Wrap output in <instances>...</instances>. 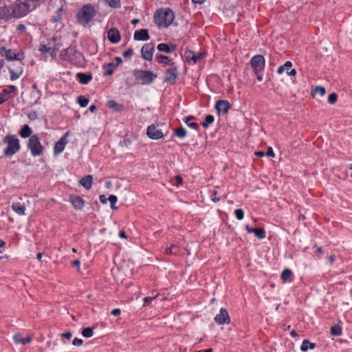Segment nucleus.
<instances>
[{
  "label": "nucleus",
  "mask_w": 352,
  "mask_h": 352,
  "mask_svg": "<svg viewBox=\"0 0 352 352\" xmlns=\"http://www.w3.org/2000/svg\"><path fill=\"white\" fill-rule=\"evenodd\" d=\"M46 0H16L12 6L14 19H21L27 16Z\"/></svg>",
  "instance_id": "1"
},
{
  "label": "nucleus",
  "mask_w": 352,
  "mask_h": 352,
  "mask_svg": "<svg viewBox=\"0 0 352 352\" xmlns=\"http://www.w3.org/2000/svg\"><path fill=\"white\" fill-rule=\"evenodd\" d=\"M97 10L91 4L87 3L82 6L76 14V19L82 25H87L96 15Z\"/></svg>",
  "instance_id": "2"
},
{
  "label": "nucleus",
  "mask_w": 352,
  "mask_h": 352,
  "mask_svg": "<svg viewBox=\"0 0 352 352\" xmlns=\"http://www.w3.org/2000/svg\"><path fill=\"white\" fill-rule=\"evenodd\" d=\"M175 16L170 9L159 10L154 16V20L158 28H168L173 23Z\"/></svg>",
  "instance_id": "3"
},
{
  "label": "nucleus",
  "mask_w": 352,
  "mask_h": 352,
  "mask_svg": "<svg viewBox=\"0 0 352 352\" xmlns=\"http://www.w3.org/2000/svg\"><path fill=\"white\" fill-rule=\"evenodd\" d=\"M3 142L8 144L7 147L3 151V154L6 157H12L21 148L19 140L14 135H6L3 139Z\"/></svg>",
  "instance_id": "4"
},
{
  "label": "nucleus",
  "mask_w": 352,
  "mask_h": 352,
  "mask_svg": "<svg viewBox=\"0 0 352 352\" xmlns=\"http://www.w3.org/2000/svg\"><path fill=\"white\" fill-rule=\"evenodd\" d=\"M133 76L135 80L140 81L142 85H150L157 78V75L148 70L135 69Z\"/></svg>",
  "instance_id": "5"
},
{
  "label": "nucleus",
  "mask_w": 352,
  "mask_h": 352,
  "mask_svg": "<svg viewBox=\"0 0 352 352\" xmlns=\"http://www.w3.org/2000/svg\"><path fill=\"white\" fill-rule=\"evenodd\" d=\"M28 148L30 151L31 155L34 157L43 154L44 147L40 142V139L36 134H34L28 140Z\"/></svg>",
  "instance_id": "6"
},
{
  "label": "nucleus",
  "mask_w": 352,
  "mask_h": 352,
  "mask_svg": "<svg viewBox=\"0 0 352 352\" xmlns=\"http://www.w3.org/2000/svg\"><path fill=\"white\" fill-rule=\"evenodd\" d=\"M0 55L5 57L8 60H22L24 58L23 53H15L11 50L6 49L5 47H0Z\"/></svg>",
  "instance_id": "7"
},
{
  "label": "nucleus",
  "mask_w": 352,
  "mask_h": 352,
  "mask_svg": "<svg viewBox=\"0 0 352 352\" xmlns=\"http://www.w3.org/2000/svg\"><path fill=\"white\" fill-rule=\"evenodd\" d=\"M265 63V58L261 55H255L251 58V67L256 74L263 70Z\"/></svg>",
  "instance_id": "8"
},
{
  "label": "nucleus",
  "mask_w": 352,
  "mask_h": 352,
  "mask_svg": "<svg viewBox=\"0 0 352 352\" xmlns=\"http://www.w3.org/2000/svg\"><path fill=\"white\" fill-rule=\"evenodd\" d=\"M178 77L177 67L174 65L170 67L165 72L164 81L174 84Z\"/></svg>",
  "instance_id": "9"
},
{
  "label": "nucleus",
  "mask_w": 352,
  "mask_h": 352,
  "mask_svg": "<svg viewBox=\"0 0 352 352\" xmlns=\"http://www.w3.org/2000/svg\"><path fill=\"white\" fill-rule=\"evenodd\" d=\"M61 46L60 38L58 36H54L53 38L48 40L47 47L51 51V55L56 56V53Z\"/></svg>",
  "instance_id": "10"
},
{
  "label": "nucleus",
  "mask_w": 352,
  "mask_h": 352,
  "mask_svg": "<svg viewBox=\"0 0 352 352\" xmlns=\"http://www.w3.org/2000/svg\"><path fill=\"white\" fill-rule=\"evenodd\" d=\"M154 45L151 43L144 44L141 49V56L146 60H151L154 52Z\"/></svg>",
  "instance_id": "11"
},
{
  "label": "nucleus",
  "mask_w": 352,
  "mask_h": 352,
  "mask_svg": "<svg viewBox=\"0 0 352 352\" xmlns=\"http://www.w3.org/2000/svg\"><path fill=\"white\" fill-rule=\"evenodd\" d=\"M69 135V132H66L65 135L55 144L54 148V155H58L64 151L65 145L67 144V138Z\"/></svg>",
  "instance_id": "12"
},
{
  "label": "nucleus",
  "mask_w": 352,
  "mask_h": 352,
  "mask_svg": "<svg viewBox=\"0 0 352 352\" xmlns=\"http://www.w3.org/2000/svg\"><path fill=\"white\" fill-rule=\"evenodd\" d=\"M214 321L218 324H229L230 318L228 311L224 308H221L219 314L214 317Z\"/></svg>",
  "instance_id": "13"
},
{
  "label": "nucleus",
  "mask_w": 352,
  "mask_h": 352,
  "mask_svg": "<svg viewBox=\"0 0 352 352\" xmlns=\"http://www.w3.org/2000/svg\"><path fill=\"white\" fill-rule=\"evenodd\" d=\"M147 135L153 140H159L163 138L164 134L161 129L155 125H151L147 128Z\"/></svg>",
  "instance_id": "14"
},
{
  "label": "nucleus",
  "mask_w": 352,
  "mask_h": 352,
  "mask_svg": "<svg viewBox=\"0 0 352 352\" xmlns=\"http://www.w3.org/2000/svg\"><path fill=\"white\" fill-rule=\"evenodd\" d=\"M14 18L12 6H7L0 7V21H9Z\"/></svg>",
  "instance_id": "15"
},
{
  "label": "nucleus",
  "mask_w": 352,
  "mask_h": 352,
  "mask_svg": "<svg viewBox=\"0 0 352 352\" xmlns=\"http://www.w3.org/2000/svg\"><path fill=\"white\" fill-rule=\"evenodd\" d=\"M231 107L230 102L228 100H221L217 102L215 108L218 113L225 115L228 113V109Z\"/></svg>",
  "instance_id": "16"
},
{
  "label": "nucleus",
  "mask_w": 352,
  "mask_h": 352,
  "mask_svg": "<svg viewBox=\"0 0 352 352\" xmlns=\"http://www.w3.org/2000/svg\"><path fill=\"white\" fill-rule=\"evenodd\" d=\"M107 38L111 43H118L121 40L119 30L116 28H111L107 32Z\"/></svg>",
  "instance_id": "17"
},
{
  "label": "nucleus",
  "mask_w": 352,
  "mask_h": 352,
  "mask_svg": "<svg viewBox=\"0 0 352 352\" xmlns=\"http://www.w3.org/2000/svg\"><path fill=\"white\" fill-rule=\"evenodd\" d=\"M245 230L249 233H254L255 236L259 239H263L265 237V230L263 228H253L249 225L245 226Z\"/></svg>",
  "instance_id": "18"
},
{
  "label": "nucleus",
  "mask_w": 352,
  "mask_h": 352,
  "mask_svg": "<svg viewBox=\"0 0 352 352\" xmlns=\"http://www.w3.org/2000/svg\"><path fill=\"white\" fill-rule=\"evenodd\" d=\"M70 202L76 210H81L85 206V201L80 196H70Z\"/></svg>",
  "instance_id": "19"
},
{
  "label": "nucleus",
  "mask_w": 352,
  "mask_h": 352,
  "mask_svg": "<svg viewBox=\"0 0 352 352\" xmlns=\"http://www.w3.org/2000/svg\"><path fill=\"white\" fill-rule=\"evenodd\" d=\"M133 37L135 41H148L150 38L148 32L146 29L136 30Z\"/></svg>",
  "instance_id": "20"
},
{
  "label": "nucleus",
  "mask_w": 352,
  "mask_h": 352,
  "mask_svg": "<svg viewBox=\"0 0 352 352\" xmlns=\"http://www.w3.org/2000/svg\"><path fill=\"white\" fill-rule=\"evenodd\" d=\"M19 65L16 69H14L13 67L9 68V72L11 74L10 80L12 81L19 78L23 74L22 63H19Z\"/></svg>",
  "instance_id": "21"
},
{
  "label": "nucleus",
  "mask_w": 352,
  "mask_h": 352,
  "mask_svg": "<svg viewBox=\"0 0 352 352\" xmlns=\"http://www.w3.org/2000/svg\"><path fill=\"white\" fill-rule=\"evenodd\" d=\"M155 60L160 64H163L165 65H168L170 67L175 65V62L170 59L169 57L162 55V54H157L155 56Z\"/></svg>",
  "instance_id": "22"
},
{
  "label": "nucleus",
  "mask_w": 352,
  "mask_h": 352,
  "mask_svg": "<svg viewBox=\"0 0 352 352\" xmlns=\"http://www.w3.org/2000/svg\"><path fill=\"white\" fill-rule=\"evenodd\" d=\"M12 209L19 215H25L26 207L24 203L14 202L12 204Z\"/></svg>",
  "instance_id": "23"
},
{
  "label": "nucleus",
  "mask_w": 352,
  "mask_h": 352,
  "mask_svg": "<svg viewBox=\"0 0 352 352\" xmlns=\"http://www.w3.org/2000/svg\"><path fill=\"white\" fill-rule=\"evenodd\" d=\"M16 90V87L14 85H9L4 88L0 94L6 98V101L8 100L10 98V95Z\"/></svg>",
  "instance_id": "24"
},
{
  "label": "nucleus",
  "mask_w": 352,
  "mask_h": 352,
  "mask_svg": "<svg viewBox=\"0 0 352 352\" xmlns=\"http://www.w3.org/2000/svg\"><path fill=\"white\" fill-rule=\"evenodd\" d=\"M14 342L17 344H26L32 341V338L30 336L22 338L20 333H16L13 336Z\"/></svg>",
  "instance_id": "25"
},
{
  "label": "nucleus",
  "mask_w": 352,
  "mask_h": 352,
  "mask_svg": "<svg viewBox=\"0 0 352 352\" xmlns=\"http://www.w3.org/2000/svg\"><path fill=\"white\" fill-rule=\"evenodd\" d=\"M80 184L87 190L91 188L92 176L89 175L80 180Z\"/></svg>",
  "instance_id": "26"
},
{
  "label": "nucleus",
  "mask_w": 352,
  "mask_h": 352,
  "mask_svg": "<svg viewBox=\"0 0 352 352\" xmlns=\"http://www.w3.org/2000/svg\"><path fill=\"white\" fill-rule=\"evenodd\" d=\"M157 48L160 52H163L166 53H172L174 52L175 50V46L172 45L171 47H170L166 43H160L157 45Z\"/></svg>",
  "instance_id": "27"
},
{
  "label": "nucleus",
  "mask_w": 352,
  "mask_h": 352,
  "mask_svg": "<svg viewBox=\"0 0 352 352\" xmlns=\"http://www.w3.org/2000/svg\"><path fill=\"white\" fill-rule=\"evenodd\" d=\"M281 278L285 282H292L293 280V273L289 269H285L281 274Z\"/></svg>",
  "instance_id": "28"
},
{
  "label": "nucleus",
  "mask_w": 352,
  "mask_h": 352,
  "mask_svg": "<svg viewBox=\"0 0 352 352\" xmlns=\"http://www.w3.org/2000/svg\"><path fill=\"white\" fill-rule=\"evenodd\" d=\"M77 76L79 82L83 85L87 84L92 78L91 74H86L84 73H78Z\"/></svg>",
  "instance_id": "29"
},
{
  "label": "nucleus",
  "mask_w": 352,
  "mask_h": 352,
  "mask_svg": "<svg viewBox=\"0 0 352 352\" xmlns=\"http://www.w3.org/2000/svg\"><path fill=\"white\" fill-rule=\"evenodd\" d=\"M32 133V131L31 128L28 124H25L23 126L21 130L20 131L19 134L22 138H26L28 137L30 138V136L32 135H31Z\"/></svg>",
  "instance_id": "30"
},
{
  "label": "nucleus",
  "mask_w": 352,
  "mask_h": 352,
  "mask_svg": "<svg viewBox=\"0 0 352 352\" xmlns=\"http://www.w3.org/2000/svg\"><path fill=\"white\" fill-rule=\"evenodd\" d=\"M316 344L313 342H310L308 340H304L300 346L302 351H307L309 349H314Z\"/></svg>",
  "instance_id": "31"
},
{
  "label": "nucleus",
  "mask_w": 352,
  "mask_h": 352,
  "mask_svg": "<svg viewBox=\"0 0 352 352\" xmlns=\"http://www.w3.org/2000/svg\"><path fill=\"white\" fill-rule=\"evenodd\" d=\"M108 106L116 111H121L124 108L122 104L116 102L113 100H111L108 102Z\"/></svg>",
  "instance_id": "32"
},
{
  "label": "nucleus",
  "mask_w": 352,
  "mask_h": 352,
  "mask_svg": "<svg viewBox=\"0 0 352 352\" xmlns=\"http://www.w3.org/2000/svg\"><path fill=\"white\" fill-rule=\"evenodd\" d=\"M195 118L193 116H188L185 117L183 119V121L190 128L194 129L195 130H198L199 125L197 123L190 122L189 120L194 119Z\"/></svg>",
  "instance_id": "33"
},
{
  "label": "nucleus",
  "mask_w": 352,
  "mask_h": 352,
  "mask_svg": "<svg viewBox=\"0 0 352 352\" xmlns=\"http://www.w3.org/2000/svg\"><path fill=\"white\" fill-rule=\"evenodd\" d=\"M76 54V50L72 47H69L65 50V59H68L69 60H73V56H74Z\"/></svg>",
  "instance_id": "34"
},
{
  "label": "nucleus",
  "mask_w": 352,
  "mask_h": 352,
  "mask_svg": "<svg viewBox=\"0 0 352 352\" xmlns=\"http://www.w3.org/2000/svg\"><path fill=\"white\" fill-rule=\"evenodd\" d=\"M109 7L112 8H120L121 7L120 0H103Z\"/></svg>",
  "instance_id": "35"
},
{
  "label": "nucleus",
  "mask_w": 352,
  "mask_h": 352,
  "mask_svg": "<svg viewBox=\"0 0 352 352\" xmlns=\"http://www.w3.org/2000/svg\"><path fill=\"white\" fill-rule=\"evenodd\" d=\"M179 252V248L178 246L175 245H172L169 248H166L165 249V254H177Z\"/></svg>",
  "instance_id": "36"
},
{
  "label": "nucleus",
  "mask_w": 352,
  "mask_h": 352,
  "mask_svg": "<svg viewBox=\"0 0 352 352\" xmlns=\"http://www.w3.org/2000/svg\"><path fill=\"white\" fill-rule=\"evenodd\" d=\"M326 93V89L324 87L321 86H316L312 91V96L319 94L321 96H323Z\"/></svg>",
  "instance_id": "37"
},
{
  "label": "nucleus",
  "mask_w": 352,
  "mask_h": 352,
  "mask_svg": "<svg viewBox=\"0 0 352 352\" xmlns=\"http://www.w3.org/2000/svg\"><path fill=\"white\" fill-rule=\"evenodd\" d=\"M214 118L212 115L206 116L205 120L201 123V125L204 128L206 129L208 127L209 124L214 122Z\"/></svg>",
  "instance_id": "38"
},
{
  "label": "nucleus",
  "mask_w": 352,
  "mask_h": 352,
  "mask_svg": "<svg viewBox=\"0 0 352 352\" xmlns=\"http://www.w3.org/2000/svg\"><path fill=\"white\" fill-rule=\"evenodd\" d=\"M292 67V63L291 61H287L283 65L280 66L278 68L277 73L281 74L284 72L285 70H288Z\"/></svg>",
  "instance_id": "39"
},
{
  "label": "nucleus",
  "mask_w": 352,
  "mask_h": 352,
  "mask_svg": "<svg viewBox=\"0 0 352 352\" xmlns=\"http://www.w3.org/2000/svg\"><path fill=\"white\" fill-rule=\"evenodd\" d=\"M342 332V328L340 325H333L331 327V333L333 336H340Z\"/></svg>",
  "instance_id": "40"
},
{
  "label": "nucleus",
  "mask_w": 352,
  "mask_h": 352,
  "mask_svg": "<svg viewBox=\"0 0 352 352\" xmlns=\"http://www.w3.org/2000/svg\"><path fill=\"white\" fill-rule=\"evenodd\" d=\"M77 101H78V104L80 105V107H87L89 102V99H87V98H85L83 96H79L77 98Z\"/></svg>",
  "instance_id": "41"
},
{
  "label": "nucleus",
  "mask_w": 352,
  "mask_h": 352,
  "mask_svg": "<svg viewBox=\"0 0 352 352\" xmlns=\"http://www.w3.org/2000/svg\"><path fill=\"white\" fill-rule=\"evenodd\" d=\"M175 135L180 138H183L186 135V130L183 127L177 128L175 130Z\"/></svg>",
  "instance_id": "42"
},
{
  "label": "nucleus",
  "mask_w": 352,
  "mask_h": 352,
  "mask_svg": "<svg viewBox=\"0 0 352 352\" xmlns=\"http://www.w3.org/2000/svg\"><path fill=\"white\" fill-rule=\"evenodd\" d=\"M81 333L85 338H91L94 335V331L92 328L87 327L82 329Z\"/></svg>",
  "instance_id": "43"
},
{
  "label": "nucleus",
  "mask_w": 352,
  "mask_h": 352,
  "mask_svg": "<svg viewBox=\"0 0 352 352\" xmlns=\"http://www.w3.org/2000/svg\"><path fill=\"white\" fill-rule=\"evenodd\" d=\"M338 100V96L336 93H332L329 94L328 97V102L330 104H335Z\"/></svg>",
  "instance_id": "44"
},
{
  "label": "nucleus",
  "mask_w": 352,
  "mask_h": 352,
  "mask_svg": "<svg viewBox=\"0 0 352 352\" xmlns=\"http://www.w3.org/2000/svg\"><path fill=\"white\" fill-rule=\"evenodd\" d=\"M234 214L237 219L242 220L244 217V212L242 209H236L234 211Z\"/></svg>",
  "instance_id": "45"
},
{
  "label": "nucleus",
  "mask_w": 352,
  "mask_h": 352,
  "mask_svg": "<svg viewBox=\"0 0 352 352\" xmlns=\"http://www.w3.org/2000/svg\"><path fill=\"white\" fill-rule=\"evenodd\" d=\"M117 197L116 195H111L109 197V201L111 203V207L112 209L116 208L115 204L117 202Z\"/></svg>",
  "instance_id": "46"
},
{
  "label": "nucleus",
  "mask_w": 352,
  "mask_h": 352,
  "mask_svg": "<svg viewBox=\"0 0 352 352\" xmlns=\"http://www.w3.org/2000/svg\"><path fill=\"white\" fill-rule=\"evenodd\" d=\"M104 75L106 76H111L113 73V69L111 67H109L107 65L104 66Z\"/></svg>",
  "instance_id": "47"
},
{
  "label": "nucleus",
  "mask_w": 352,
  "mask_h": 352,
  "mask_svg": "<svg viewBox=\"0 0 352 352\" xmlns=\"http://www.w3.org/2000/svg\"><path fill=\"white\" fill-rule=\"evenodd\" d=\"M133 54V50L132 48H129L123 53V56L126 58H130Z\"/></svg>",
  "instance_id": "48"
},
{
  "label": "nucleus",
  "mask_w": 352,
  "mask_h": 352,
  "mask_svg": "<svg viewBox=\"0 0 352 352\" xmlns=\"http://www.w3.org/2000/svg\"><path fill=\"white\" fill-rule=\"evenodd\" d=\"M39 50L41 52H42L43 53H50L51 54V51L47 47V44H41L39 45Z\"/></svg>",
  "instance_id": "49"
},
{
  "label": "nucleus",
  "mask_w": 352,
  "mask_h": 352,
  "mask_svg": "<svg viewBox=\"0 0 352 352\" xmlns=\"http://www.w3.org/2000/svg\"><path fill=\"white\" fill-rule=\"evenodd\" d=\"M83 343V341L82 339H80V338H75L73 341H72V344L74 345V346H80L82 345Z\"/></svg>",
  "instance_id": "50"
},
{
  "label": "nucleus",
  "mask_w": 352,
  "mask_h": 352,
  "mask_svg": "<svg viewBox=\"0 0 352 352\" xmlns=\"http://www.w3.org/2000/svg\"><path fill=\"white\" fill-rule=\"evenodd\" d=\"M201 58V54H193L192 57L190 58V60H192L195 63H197Z\"/></svg>",
  "instance_id": "51"
},
{
  "label": "nucleus",
  "mask_w": 352,
  "mask_h": 352,
  "mask_svg": "<svg viewBox=\"0 0 352 352\" xmlns=\"http://www.w3.org/2000/svg\"><path fill=\"white\" fill-rule=\"evenodd\" d=\"M156 297L152 298V297H145L144 298V306H146L149 305Z\"/></svg>",
  "instance_id": "52"
},
{
  "label": "nucleus",
  "mask_w": 352,
  "mask_h": 352,
  "mask_svg": "<svg viewBox=\"0 0 352 352\" xmlns=\"http://www.w3.org/2000/svg\"><path fill=\"white\" fill-rule=\"evenodd\" d=\"M265 155L271 157H274L275 156L274 152L272 147L268 148L267 152L265 153Z\"/></svg>",
  "instance_id": "53"
},
{
  "label": "nucleus",
  "mask_w": 352,
  "mask_h": 352,
  "mask_svg": "<svg viewBox=\"0 0 352 352\" xmlns=\"http://www.w3.org/2000/svg\"><path fill=\"white\" fill-rule=\"evenodd\" d=\"M72 333L69 331L65 332L61 335L63 338H65L67 340H69L72 338Z\"/></svg>",
  "instance_id": "54"
},
{
  "label": "nucleus",
  "mask_w": 352,
  "mask_h": 352,
  "mask_svg": "<svg viewBox=\"0 0 352 352\" xmlns=\"http://www.w3.org/2000/svg\"><path fill=\"white\" fill-rule=\"evenodd\" d=\"M28 118L31 120H34L37 118V113L35 111L30 112L28 114Z\"/></svg>",
  "instance_id": "55"
},
{
  "label": "nucleus",
  "mask_w": 352,
  "mask_h": 352,
  "mask_svg": "<svg viewBox=\"0 0 352 352\" xmlns=\"http://www.w3.org/2000/svg\"><path fill=\"white\" fill-rule=\"evenodd\" d=\"M120 313L121 310L118 308L113 309L111 312V314L115 316L120 315Z\"/></svg>",
  "instance_id": "56"
},
{
  "label": "nucleus",
  "mask_w": 352,
  "mask_h": 352,
  "mask_svg": "<svg viewBox=\"0 0 352 352\" xmlns=\"http://www.w3.org/2000/svg\"><path fill=\"white\" fill-rule=\"evenodd\" d=\"M16 30H19V31H25L26 30V28H25V25H23V24H19L17 28H16Z\"/></svg>",
  "instance_id": "57"
},
{
  "label": "nucleus",
  "mask_w": 352,
  "mask_h": 352,
  "mask_svg": "<svg viewBox=\"0 0 352 352\" xmlns=\"http://www.w3.org/2000/svg\"><path fill=\"white\" fill-rule=\"evenodd\" d=\"M287 74L289 76H295V75H296V69H293L289 72H287Z\"/></svg>",
  "instance_id": "58"
},
{
  "label": "nucleus",
  "mask_w": 352,
  "mask_h": 352,
  "mask_svg": "<svg viewBox=\"0 0 352 352\" xmlns=\"http://www.w3.org/2000/svg\"><path fill=\"white\" fill-rule=\"evenodd\" d=\"M72 265L74 267H79L80 265V261L79 260H75L72 262Z\"/></svg>",
  "instance_id": "59"
},
{
  "label": "nucleus",
  "mask_w": 352,
  "mask_h": 352,
  "mask_svg": "<svg viewBox=\"0 0 352 352\" xmlns=\"http://www.w3.org/2000/svg\"><path fill=\"white\" fill-rule=\"evenodd\" d=\"M255 155L258 157H263L265 155V153L263 151H256L255 152Z\"/></svg>",
  "instance_id": "60"
},
{
  "label": "nucleus",
  "mask_w": 352,
  "mask_h": 352,
  "mask_svg": "<svg viewBox=\"0 0 352 352\" xmlns=\"http://www.w3.org/2000/svg\"><path fill=\"white\" fill-rule=\"evenodd\" d=\"M99 199L103 204H105L107 202V199L104 195H100Z\"/></svg>",
  "instance_id": "61"
},
{
  "label": "nucleus",
  "mask_w": 352,
  "mask_h": 352,
  "mask_svg": "<svg viewBox=\"0 0 352 352\" xmlns=\"http://www.w3.org/2000/svg\"><path fill=\"white\" fill-rule=\"evenodd\" d=\"M96 106L95 104H92L89 107V109L91 113H94L96 110Z\"/></svg>",
  "instance_id": "62"
},
{
  "label": "nucleus",
  "mask_w": 352,
  "mask_h": 352,
  "mask_svg": "<svg viewBox=\"0 0 352 352\" xmlns=\"http://www.w3.org/2000/svg\"><path fill=\"white\" fill-rule=\"evenodd\" d=\"M122 60L120 57L116 58V65H119L122 63Z\"/></svg>",
  "instance_id": "63"
},
{
  "label": "nucleus",
  "mask_w": 352,
  "mask_h": 352,
  "mask_svg": "<svg viewBox=\"0 0 352 352\" xmlns=\"http://www.w3.org/2000/svg\"><path fill=\"white\" fill-rule=\"evenodd\" d=\"M119 236L122 237V238H126V233L123 230H121L119 232Z\"/></svg>",
  "instance_id": "64"
}]
</instances>
